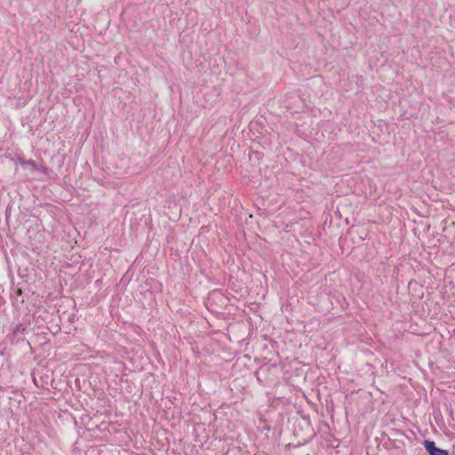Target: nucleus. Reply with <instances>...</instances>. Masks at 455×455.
<instances>
[{
	"instance_id": "nucleus-1",
	"label": "nucleus",
	"mask_w": 455,
	"mask_h": 455,
	"mask_svg": "<svg viewBox=\"0 0 455 455\" xmlns=\"http://www.w3.org/2000/svg\"><path fill=\"white\" fill-rule=\"evenodd\" d=\"M28 331L27 326H25L22 323H18L13 331L12 333L10 335V341L12 344H17L20 340L24 339V335L26 331Z\"/></svg>"
},
{
	"instance_id": "nucleus-4",
	"label": "nucleus",
	"mask_w": 455,
	"mask_h": 455,
	"mask_svg": "<svg viewBox=\"0 0 455 455\" xmlns=\"http://www.w3.org/2000/svg\"><path fill=\"white\" fill-rule=\"evenodd\" d=\"M8 211H9V208H7V209H6V212H5V214H6V220H8V219H9V213H8Z\"/></svg>"
},
{
	"instance_id": "nucleus-3",
	"label": "nucleus",
	"mask_w": 455,
	"mask_h": 455,
	"mask_svg": "<svg viewBox=\"0 0 455 455\" xmlns=\"http://www.w3.org/2000/svg\"><path fill=\"white\" fill-rule=\"evenodd\" d=\"M18 161H19V163H20L24 167H25L26 165H30V166H32V167H34V168H36V163H35L33 160H28V161H27V160H25V159H23V158H21V157H19Z\"/></svg>"
},
{
	"instance_id": "nucleus-2",
	"label": "nucleus",
	"mask_w": 455,
	"mask_h": 455,
	"mask_svg": "<svg viewBox=\"0 0 455 455\" xmlns=\"http://www.w3.org/2000/svg\"><path fill=\"white\" fill-rule=\"evenodd\" d=\"M423 445L428 455H449L448 451L438 448L431 440H425Z\"/></svg>"
}]
</instances>
